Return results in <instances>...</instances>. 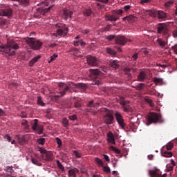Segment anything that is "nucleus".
<instances>
[{
    "label": "nucleus",
    "mask_w": 177,
    "mask_h": 177,
    "mask_svg": "<svg viewBox=\"0 0 177 177\" xmlns=\"http://www.w3.org/2000/svg\"><path fill=\"white\" fill-rule=\"evenodd\" d=\"M145 102H146L149 106H151V107H154V106H155L154 103L152 102V100H151L149 97H145Z\"/></svg>",
    "instance_id": "33"
},
{
    "label": "nucleus",
    "mask_w": 177,
    "mask_h": 177,
    "mask_svg": "<svg viewBox=\"0 0 177 177\" xmlns=\"http://www.w3.org/2000/svg\"><path fill=\"white\" fill-rule=\"evenodd\" d=\"M131 68H129V67H125V68H124V70H123L124 73L125 75H127V77L129 80H131V78H132V75L131 73Z\"/></svg>",
    "instance_id": "24"
},
{
    "label": "nucleus",
    "mask_w": 177,
    "mask_h": 177,
    "mask_svg": "<svg viewBox=\"0 0 177 177\" xmlns=\"http://www.w3.org/2000/svg\"><path fill=\"white\" fill-rule=\"evenodd\" d=\"M94 160H95V162L97 163L99 167L104 166V162L102 159H100L99 158H95Z\"/></svg>",
    "instance_id": "31"
},
{
    "label": "nucleus",
    "mask_w": 177,
    "mask_h": 177,
    "mask_svg": "<svg viewBox=\"0 0 177 177\" xmlns=\"http://www.w3.org/2000/svg\"><path fill=\"white\" fill-rule=\"evenodd\" d=\"M86 62L88 65L92 67H97L99 65V60L95 56L88 55L86 57Z\"/></svg>",
    "instance_id": "6"
},
{
    "label": "nucleus",
    "mask_w": 177,
    "mask_h": 177,
    "mask_svg": "<svg viewBox=\"0 0 177 177\" xmlns=\"http://www.w3.org/2000/svg\"><path fill=\"white\" fill-rule=\"evenodd\" d=\"M57 57V55L56 54H54L53 55H52L50 57V60H48V63H51L53 62V61L55 60V59Z\"/></svg>",
    "instance_id": "51"
},
{
    "label": "nucleus",
    "mask_w": 177,
    "mask_h": 177,
    "mask_svg": "<svg viewBox=\"0 0 177 177\" xmlns=\"http://www.w3.org/2000/svg\"><path fill=\"white\" fill-rule=\"evenodd\" d=\"M156 11H155L154 10H149V15L151 17H155L156 16Z\"/></svg>",
    "instance_id": "49"
},
{
    "label": "nucleus",
    "mask_w": 177,
    "mask_h": 177,
    "mask_svg": "<svg viewBox=\"0 0 177 177\" xmlns=\"http://www.w3.org/2000/svg\"><path fill=\"white\" fill-rule=\"evenodd\" d=\"M172 35L174 37L177 38V30L173 31Z\"/></svg>",
    "instance_id": "64"
},
{
    "label": "nucleus",
    "mask_w": 177,
    "mask_h": 177,
    "mask_svg": "<svg viewBox=\"0 0 177 177\" xmlns=\"http://www.w3.org/2000/svg\"><path fill=\"white\" fill-rule=\"evenodd\" d=\"M38 127H39V125H38V120L35 119L34 120V123L32 126V129L33 131H36L37 129L38 128Z\"/></svg>",
    "instance_id": "35"
},
{
    "label": "nucleus",
    "mask_w": 177,
    "mask_h": 177,
    "mask_svg": "<svg viewBox=\"0 0 177 177\" xmlns=\"http://www.w3.org/2000/svg\"><path fill=\"white\" fill-rule=\"evenodd\" d=\"M59 88L61 89V92H59V97H63L64 95H66V92L70 91V88L68 86H66L64 83H59Z\"/></svg>",
    "instance_id": "11"
},
{
    "label": "nucleus",
    "mask_w": 177,
    "mask_h": 177,
    "mask_svg": "<svg viewBox=\"0 0 177 177\" xmlns=\"http://www.w3.org/2000/svg\"><path fill=\"white\" fill-rule=\"evenodd\" d=\"M64 127H67L68 125V120L66 118H64L62 120Z\"/></svg>",
    "instance_id": "53"
},
{
    "label": "nucleus",
    "mask_w": 177,
    "mask_h": 177,
    "mask_svg": "<svg viewBox=\"0 0 177 177\" xmlns=\"http://www.w3.org/2000/svg\"><path fill=\"white\" fill-rule=\"evenodd\" d=\"M0 15L5 17H12V8H3L0 10Z\"/></svg>",
    "instance_id": "14"
},
{
    "label": "nucleus",
    "mask_w": 177,
    "mask_h": 177,
    "mask_svg": "<svg viewBox=\"0 0 177 177\" xmlns=\"http://www.w3.org/2000/svg\"><path fill=\"white\" fill-rule=\"evenodd\" d=\"M162 156H163V157L169 158V157H172L173 156V153H172V152L165 151L162 153Z\"/></svg>",
    "instance_id": "40"
},
{
    "label": "nucleus",
    "mask_w": 177,
    "mask_h": 177,
    "mask_svg": "<svg viewBox=\"0 0 177 177\" xmlns=\"http://www.w3.org/2000/svg\"><path fill=\"white\" fill-rule=\"evenodd\" d=\"M174 4V1L172 0H169L165 3V6L166 7H169Z\"/></svg>",
    "instance_id": "50"
},
{
    "label": "nucleus",
    "mask_w": 177,
    "mask_h": 177,
    "mask_svg": "<svg viewBox=\"0 0 177 177\" xmlns=\"http://www.w3.org/2000/svg\"><path fill=\"white\" fill-rule=\"evenodd\" d=\"M138 58V53H136L133 56H131V59H133V61H136Z\"/></svg>",
    "instance_id": "60"
},
{
    "label": "nucleus",
    "mask_w": 177,
    "mask_h": 177,
    "mask_svg": "<svg viewBox=\"0 0 177 177\" xmlns=\"http://www.w3.org/2000/svg\"><path fill=\"white\" fill-rule=\"evenodd\" d=\"M103 170L105 173L106 174H110L111 173V169L108 166H103Z\"/></svg>",
    "instance_id": "48"
},
{
    "label": "nucleus",
    "mask_w": 177,
    "mask_h": 177,
    "mask_svg": "<svg viewBox=\"0 0 177 177\" xmlns=\"http://www.w3.org/2000/svg\"><path fill=\"white\" fill-rule=\"evenodd\" d=\"M54 5L50 6L48 8H45L44 7L39 8L37 9V12H39L41 15H45L46 13L48 12L53 8Z\"/></svg>",
    "instance_id": "16"
},
{
    "label": "nucleus",
    "mask_w": 177,
    "mask_h": 177,
    "mask_svg": "<svg viewBox=\"0 0 177 177\" xmlns=\"http://www.w3.org/2000/svg\"><path fill=\"white\" fill-rule=\"evenodd\" d=\"M39 151L41 153V155L48 153V151L44 149V148H39Z\"/></svg>",
    "instance_id": "59"
},
{
    "label": "nucleus",
    "mask_w": 177,
    "mask_h": 177,
    "mask_svg": "<svg viewBox=\"0 0 177 177\" xmlns=\"http://www.w3.org/2000/svg\"><path fill=\"white\" fill-rule=\"evenodd\" d=\"M128 103H129V102L128 101H125V99H124V97H121V98H120V104L122 106H124V111H129L128 108L127 106H127L128 104Z\"/></svg>",
    "instance_id": "23"
},
{
    "label": "nucleus",
    "mask_w": 177,
    "mask_h": 177,
    "mask_svg": "<svg viewBox=\"0 0 177 177\" xmlns=\"http://www.w3.org/2000/svg\"><path fill=\"white\" fill-rule=\"evenodd\" d=\"M92 13L93 12L91 8L86 9L85 11H84L83 12L84 16H91Z\"/></svg>",
    "instance_id": "37"
},
{
    "label": "nucleus",
    "mask_w": 177,
    "mask_h": 177,
    "mask_svg": "<svg viewBox=\"0 0 177 177\" xmlns=\"http://www.w3.org/2000/svg\"><path fill=\"white\" fill-rule=\"evenodd\" d=\"M32 162L33 164L36 165H39V164H41V163H39V161H38L37 159H35V158H32Z\"/></svg>",
    "instance_id": "61"
},
{
    "label": "nucleus",
    "mask_w": 177,
    "mask_h": 177,
    "mask_svg": "<svg viewBox=\"0 0 177 177\" xmlns=\"http://www.w3.org/2000/svg\"><path fill=\"white\" fill-rule=\"evenodd\" d=\"M106 52L107 54H110L112 56H115L116 55V52L115 50H112L110 48H106Z\"/></svg>",
    "instance_id": "30"
},
{
    "label": "nucleus",
    "mask_w": 177,
    "mask_h": 177,
    "mask_svg": "<svg viewBox=\"0 0 177 177\" xmlns=\"http://www.w3.org/2000/svg\"><path fill=\"white\" fill-rule=\"evenodd\" d=\"M104 17H105V20L106 21H116L117 20L119 19V17L115 15H106Z\"/></svg>",
    "instance_id": "19"
},
{
    "label": "nucleus",
    "mask_w": 177,
    "mask_h": 177,
    "mask_svg": "<svg viewBox=\"0 0 177 177\" xmlns=\"http://www.w3.org/2000/svg\"><path fill=\"white\" fill-rule=\"evenodd\" d=\"M109 65L112 68H115V70L120 66L118 60H111Z\"/></svg>",
    "instance_id": "21"
},
{
    "label": "nucleus",
    "mask_w": 177,
    "mask_h": 177,
    "mask_svg": "<svg viewBox=\"0 0 177 177\" xmlns=\"http://www.w3.org/2000/svg\"><path fill=\"white\" fill-rule=\"evenodd\" d=\"M115 38H116L115 35H110L106 37V39L109 41H113Z\"/></svg>",
    "instance_id": "43"
},
{
    "label": "nucleus",
    "mask_w": 177,
    "mask_h": 177,
    "mask_svg": "<svg viewBox=\"0 0 177 177\" xmlns=\"http://www.w3.org/2000/svg\"><path fill=\"white\" fill-rule=\"evenodd\" d=\"M95 104H94V102H93V101L92 100V101H90V102H88V103H87V107L88 108H92V107H94V108H95Z\"/></svg>",
    "instance_id": "47"
},
{
    "label": "nucleus",
    "mask_w": 177,
    "mask_h": 177,
    "mask_svg": "<svg viewBox=\"0 0 177 177\" xmlns=\"http://www.w3.org/2000/svg\"><path fill=\"white\" fill-rule=\"evenodd\" d=\"M24 40L33 50H39L43 45V43L41 41L35 38L27 37L25 38Z\"/></svg>",
    "instance_id": "3"
},
{
    "label": "nucleus",
    "mask_w": 177,
    "mask_h": 177,
    "mask_svg": "<svg viewBox=\"0 0 177 177\" xmlns=\"http://www.w3.org/2000/svg\"><path fill=\"white\" fill-rule=\"evenodd\" d=\"M149 177H167V174H165L162 176L161 171L157 168H154V170H149Z\"/></svg>",
    "instance_id": "8"
},
{
    "label": "nucleus",
    "mask_w": 177,
    "mask_h": 177,
    "mask_svg": "<svg viewBox=\"0 0 177 177\" xmlns=\"http://www.w3.org/2000/svg\"><path fill=\"white\" fill-rule=\"evenodd\" d=\"M107 142L112 145H115L113 133H111V132L107 133Z\"/></svg>",
    "instance_id": "17"
},
{
    "label": "nucleus",
    "mask_w": 177,
    "mask_h": 177,
    "mask_svg": "<svg viewBox=\"0 0 177 177\" xmlns=\"http://www.w3.org/2000/svg\"><path fill=\"white\" fill-rule=\"evenodd\" d=\"M85 111H86V112H88V113H92V114H93V115H96L97 113V112L93 111L91 107L86 108V109H85Z\"/></svg>",
    "instance_id": "44"
},
{
    "label": "nucleus",
    "mask_w": 177,
    "mask_h": 177,
    "mask_svg": "<svg viewBox=\"0 0 177 177\" xmlns=\"http://www.w3.org/2000/svg\"><path fill=\"white\" fill-rule=\"evenodd\" d=\"M157 42L159 46L162 48L165 47L167 45V42L165 41L162 40V39H158Z\"/></svg>",
    "instance_id": "34"
},
{
    "label": "nucleus",
    "mask_w": 177,
    "mask_h": 177,
    "mask_svg": "<svg viewBox=\"0 0 177 177\" xmlns=\"http://www.w3.org/2000/svg\"><path fill=\"white\" fill-rule=\"evenodd\" d=\"M133 19H134V17L133 15H130L129 17H124L123 20L130 22V21H132Z\"/></svg>",
    "instance_id": "42"
},
{
    "label": "nucleus",
    "mask_w": 177,
    "mask_h": 177,
    "mask_svg": "<svg viewBox=\"0 0 177 177\" xmlns=\"http://www.w3.org/2000/svg\"><path fill=\"white\" fill-rule=\"evenodd\" d=\"M57 165L59 169H62V171L64 170L65 168L64 167L63 165H62V163L59 160H57Z\"/></svg>",
    "instance_id": "46"
},
{
    "label": "nucleus",
    "mask_w": 177,
    "mask_h": 177,
    "mask_svg": "<svg viewBox=\"0 0 177 177\" xmlns=\"http://www.w3.org/2000/svg\"><path fill=\"white\" fill-rule=\"evenodd\" d=\"M19 48V46L18 44H16L14 41H10L6 45L0 46V52L8 54L10 57L15 56V51L12 50V49L17 50Z\"/></svg>",
    "instance_id": "1"
},
{
    "label": "nucleus",
    "mask_w": 177,
    "mask_h": 177,
    "mask_svg": "<svg viewBox=\"0 0 177 177\" xmlns=\"http://www.w3.org/2000/svg\"><path fill=\"white\" fill-rule=\"evenodd\" d=\"M73 15V12L72 11H70L69 10H64L62 11V17L65 21H68L72 18Z\"/></svg>",
    "instance_id": "12"
},
{
    "label": "nucleus",
    "mask_w": 177,
    "mask_h": 177,
    "mask_svg": "<svg viewBox=\"0 0 177 177\" xmlns=\"http://www.w3.org/2000/svg\"><path fill=\"white\" fill-rule=\"evenodd\" d=\"M90 32H91V30H90V29H83V30H82V33L83 35H88Z\"/></svg>",
    "instance_id": "55"
},
{
    "label": "nucleus",
    "mask_w": 177,
    "mask_h": 177,
    "mask_svg": "<svg viewBox=\"0 0 177 177\" xmlns=\"http://www.w3.org/2000/svg\"><path fill=\"white\" fill-rule=\"evenodd\" d=\"M156 14L159 19H165L167 18V13L162 10H157Z\"/></svg>",
    "instance_id": "20"
},
{
    "label": "nucleus",
    "mask_w": 177,
    "mask_h": 177,
    "mask_svg": "<svg viewBox=\"0 0 177 177\" xmlns=\"http://www.w3.org/2000/svg\"><path fill=\"white\" fill-rule=\"evenodd\" d=\"M73 153L75 156L76 158H80L82 156V154L78 152L77 150L73 151Z\"/></svg>",
    "instance_id": "52"
},
{
    "label": "nucleus",
    "mask_w": 177,
    "mask_h": 177,
    "mask_svg": "<svg viewBox=\"0 0 177 177\" xmlns=\"http://www.w3.org/2000/svg\"><path fill=\"white\" fill-rule=\"evenodd\" d=\"M90 73H91L94 80H99L101 78L102 73L98 69L93 70L89 69Z\"/></svg>",
    "instance_id": "13"
},
{
    "label": "nucleus",
    "mask_w": 177,
    "mask_h": 177,
    "mask_svg": "<svg viewBox=\"0 0 177 177\" xmlns=\"http://www.w3.org/2000/svg\"><path fill=\"white\" fill-rule=\"evenodd\" d=\"M147 75L145 71L140 72L138 76H137V81L140 82H144L146 80Z\"/></svg>",
    "instance_id": "18"
},
{
    "label": "nucleus",
    "mask_w": 177,
    "mask_h": 177,
    "mask_svg": "<svg viewBox=\"0 0 177 177\" xmlns=\"http://www.w3.org/2000/svg\"><path fill=\"white\" fill-rule=\"evenodd\" d=\"M157 32L166 37L169 34V28L166 24H158L157 27Z\"/></svg>",
    "instance_id": "5"
},
{
    "label": "nucleus",
    "mask_w": 177,
    "mask_h": 177,
    "mask_svg": "<svg viewBox=\"0 0 177 177\" xmlns=\"http://www.w3.org/2000/svg\"><path fill=\"white\" fill-rule=\"evenodd\" d=\"M53 2V0H46L44 2H42V6H48L51 3Z\"/></svg>",
    "instance_id": "45"
},
{
    "label": "nucleus",
    "mask_w": 177,
    "mask_h": 177,
    "mask_svg": "<svg viewBox=\"0 0 177 177\" xmlns=\"http://www.w3.org/2000/svg\"><path fill=\"white\" fill-rule=\"evenodd\" d=\"M164 122V120L162 118V115L160 114H158L155 112H150L147 115V125L149 126L152 123H162Z\"/></svg>",
    "instance_id": "2"
},
{
    "label": "nucleus",
    "mask_w": 177,
    "mask_h": 177,
    "mask_svg": "<svg viewBox=\"0 0 177 177\" xmlns=\"http://www.w3.org/2000/svg\"><path fill=\"white\" fill-rule=\"evenodd\" d=\"M167 171H172L174 170V166L172 165H167L166 166Z\"/></svg>",
    "instance_id": "56"
},
{
    "label": "nucleus",
    "mask_w": 177,
    "mask_h": 177,
    "mask_svg": "<svg viewBox=\"0 0 177 177\" xmlns=\"http://www.w3.org/2000/svg\"><path fill=\"white\" fill-rule=\"evenodd\" d=\"M95 1L100 2L102 4L107 5L109 2V0H95Z\"/></svg>",
    "instance_id": "54"
},
{
    "label": "nucleus",
    "mask_w": 177,
    "mask_h": 177,
    "mask_svg": "<svg viewBox=\"0 0 177 177\" xmlns=\"http://www.w3.org/2000/svg\"><path fill=\"white\" fill-rule=\"evenodd\" d=\"M57 28V34L59 37H66L68 32V28L65 24H57L55 25Z\"/></svg>",
    "instance_id": "4"
},
{
    "label": "nucleus",
    "mask_w": 177,
    "mask_h": 177,
    "mask_svg": "<svg viewBox=\"0 0 177 177\" xmlns=\"http://www.w3.org/2000/svg\"><path fill=\"white\" fill-rule=\"evenodd\" d=\"M39 59H41V55H38L37 57H35V58L31 59L29 62V66H32L34 64H35L38 61Z\"/></svg>",
    "instance_id": "27"
},
{
    "label": "nucleus",
    "mask_w": 177,
    "mask_h": 177,
    "mask_svg": "<svg viewBox=\"0 0 177 177\" xmlns=\"http://www.w3.org/2000/svg\"><path fill=\"white\" fill-rule=\"evenodd\" d=\"M81 106V103L80 102H75V107L80 108Z\"/></svg>",
    "instance_id": "63"
},
{
    "label": "nucleus",
    "mask_w": 177,
    "mask_h": 177,
    "mask_svg": "<svg viewBox=\"0 0 177 177\" xmlns=\"http://www.w3.org/2000/svg\"><path fill=\"white\" fill-rule=\"evenodd\" d=\"M69 120H71V121H75V120H77V117L76 115H70L68 117Z\"/></svg>",
    "instance_id": "57"
},
{
    "label": "nucleus",
    "mask_w": 177,
    "mask_h": 177,
    "mask_svg": "<svg viewBox=\"0 0 177 177\" xmlns=\"http://www.w3.org/2000/svg\"><path fill=\"white\" fill-rule=\"evenodd\" d=\"M34 131H36L39 135H41L44 131V127L42 125H39L38 128L36 129V130H33Z\"/></svg>",
    "instance_id": "32"
},
{
    "label": "nucleus",
    "mask_w": 177,
    "mask_h": 177,
    "mask_svg": "<svg viewBox=\"0 0 177 177\" xmlns=\"http://www.w3.org/2000/svg\"><path fill=\"white\" fill-rule=\"evenodd\" d=\"M167 151H171L174 148V144L169 142L168 144L165 145Z\"/></svg>",
    "instance_id": "36"
},
{
    "label": "nucleus",
    "mask_w": 177,
    "mask_h": 177,
    "mask_svg": "<svg viewBox=\"0 0 177 177\" xmlns=\"http://www.w3.org/2000/svg\"><path fill=\"white\" fill-rule=\"evenodd\" d=\"M104 123L107 125H111L113 124L114 122V117L113 113L111 112H106V114L104 116Z\"/></svg>",
    "instance_id": "9"
},
{
    "label": "nucleus",
    "mask_w": 177,
    "mask_h": 177,
    "mask_svg": "<svg viewBox=\"0 0 177 177\" xmlns=\"http://www.w3.org/2000/svg\"><path fill=\"white\" fill-rule=\"evenodd\" d=\"M79 170L76 168L68 170L69 177H76L75 174L78 173Z\"/></svg>",
    "instance_id": "25"
},
{
    "label": "nucleus",
    "mask_w": 177,
    "mask_h": 177,
    "mask_svg": "<svg viewBox=\"0 0 177 177\" xmlns=\"http://www.w3.org/2000/svg\"><path fill=\"white\" fill-rule=\"evenodd\" d=\"M111 28V24H107L104 30L105 32H109L110 31Z\"/></svg>",
    "instance_id": "58"
},
{
    "label": "nucleus",
    "mask_w": 177,
    "mask_h": 177,
    "mask_svg": "<svg viewBox=\"0 0 177 177\" xmlns=\"http://www.w3.org/2000/svg\"><path fill=\"white\" fill-rule=\"evenodd\" d=\"M37 103L39 106H44L46 104L43 102L41 97H38Z\"/></svg>",
    "instance_id": "41"
},
{
    "label": "nucleus",
    "mask_w": 177,
    "mask_h": 177,
    "mask_svg": "<svg viewBox=\"0 0 177 177\" xmlns=\"http://www.w3.org/2000/svg\"><path fill=\"white\" fill-rule=\"evenodd\" d=\"M128 41H131V40L127 39L125 36L118 35L115 38V43L122 46H124Z\"/></svg>",
    "instance_id": "10"
},
{
    "label": "nucleus",
    "mask_w": 177,
    "mask_h": 177,
    "mask_svg": "<svg viewBox=\"0 0 177 177\" xmlns=\"http://www.w3.org/2000/svg\"><path fill=\"white\" fill-rule=\"evenodd\" d=\"M115 116L119 127H120L122 129H125L126 124L124 123V119L121 113L120 112H115Z\"/></svg>",
    "instance_id": "7"
},
{
    "label": "nucleus",
    "mask_w": 177,
    "mask_h": 177,
    "mask_svg": "<svg viewBox=\"0 0 177 177\" xmlns=\"http://www.w3.org/2000/svg\"><path fill=\"white\" fill-rule=\"evenodd\" d=\"M145 84L144 83H139L138 84L134 86V88L136 91H140L145 88Z\"/></svg>",
    "instance_id": "26"
},
{
    "label": "nucleus",
    "mask_w": 177,
    "mask_h": 177,
    "mask_svg": "<svg viewBox=\"0 0 177 177\" xmlns=\"http://www.w3.org/2000/svg\"><path fill=\"white\" fill-rule=\"evenodd\" d=\"M41 158H42V159H44V160H46L47 162H50V161L53 160V154H52V153L50 151H48V152L46 153L45 154H41Z\"/></svg>",
    "instance_id": "15"
},
{
    "label": "nucleus",
    "mask_w": 177,
    "mask_h": 177,
    "mask_svg": "<svg viewBox=\"0 0 177 177\" xmlns=\"http://www.w3.org/2000/svg\"><path fill=\"white\" fill-rule=\"evenodd\" d=\"M36 142H37L39 145H44L46 140L45 138H37V140H36Z\"/></svg>",
    "instance_id": "38"
},
{
    "label": "nucleus",
    "mask_w": 177,
    "mask_h": 177,
    "mask_svg": "<svg viewBox=\"0 0 177 177\" xmlns=\"http://www.w3.org/2000/svg\"><path fill=\"white\" fill-rule=\"evenodd\" d=\"M153 82L155 84V85H162L163 84V79L160 77H154L153 78Z\"/></svg>",
    "instance_id": "22"
},
{
    "label": "nucleus",
    "mask_w": 177,
    "mask_h": 177,
    "mask_svg": "<svg viewBox=\"0 0 177 177\" xmlns=\"http://www.w3.org/2000/svg\"><path fill=\"white\" fill-rule=\"evenodd\" d=\"M15 1H19L21 6H27L30 2V0H12Z\"/></svg>",
    "instance_id": "29"
},
{
    "label": "nucleus",
    "mask_w": 177,
    "mask_h": 177,
    "mask_svg": "<svg viewBox=\"0 0 177 177\" xmlns=\"http://www.w3.org/2000/svg\"><path fill=\"white\" fill-rule=\"evenodd\" d=\"M56 140H57V145H58L59 146H62V140H61L60 138H56Z\"/></svg>",
    "instance_id": "62"
},
{
    "label": "nucleus",
    "mask_w": 177,
    "mask_h": 177,
    "mask_svg": "<svg viewBox=\"0 0 177 177\" xmlns=\"http://www.w3.org/2000/svg\"><path fill=\"white\" fill-rule=\"evenodd\" d=\"M110 149L111 151H113V152L118 153V154H121V151L117 148H115V147L113 146H111L110 147Z\"/></svg>",
    "instance_id": "39"
},
{
    "label": "nucleus",
    "mask_w": 177,
    "mask_h": 177,
    "mask_svg": "<svg viewBox=\"0 0 177 177\" xmlns=\"http://www.w3.org/2000/svg\"><path fill=\"white\" fill-rule=\"evenodd\" d=\"M21 127H23L24 130H28L30 128V125L28 124V122L26 120H22Z\"/></svg>",
    "instance_id": "28"
}]
</instances>
